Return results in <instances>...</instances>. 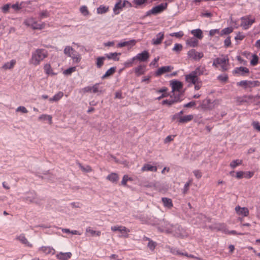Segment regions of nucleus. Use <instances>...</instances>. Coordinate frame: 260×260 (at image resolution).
Listing matches in <instances>:
<instances>
[{
    "instance_id": "20",
    "label": "nucleus",
    "mask_w": 260,
    "mask_h": 260,
    "mask_svg": "<svg viewBox=\"0 0 260 260\" xmlns=\"http://www.w3.org/2000/svg\"><path fill=\"white\" fill-rule=\"evenodd\" d=\"M40 250L42 251L45 254H51L54 255L55 253V250L51 246H43L39 248Z\"/></svg>"
},
{
    "instance_id": "47",
    "label": "nucleus",
    "mask_w": 260,
    "mask_h": 260,
    "mask_svg": "<svg viewBox=\"0 0 260 260\" xmlns=\"http://www.w3.org/2000/svg\"><path fill=\"white\" fill-rule=\"evenodd\" d=\"M76 71V68L75 67L69 68L63 72V74L66 76H69L72 74L73 72Z\"/></svg>"
},
{
    "instance_id": "52",
    "label": "nucleus",
    "mask_w": 260,
    "mask_h": 260,
    "mask_svg": "<svg viewBox=\"0 0 260 260\" xmlns=\"http://www.w3.org/2000/svg\"><path fill=\"white\" fill-rule=\"evenodd\" d=\"M136 60L134 56L132 57V58L126 60L125 62H124L123 66L124 68H129L132 67L134 63V61Z\"/></svg>"
},
{
    "instance_id": "4",
    "label": "nucleus",
    "mask_w": 260,
    "mask_h": 260,
    "mask_svg": "<svg viewBox=\"0 0 260 260\" xmlns=\"http://www.w3.org/2000/svg\"><path fill=\"white\" fill-rule=\"evenodd\" d=\"M25 25L32 28L33 29L41 30L45 27L46 24L42 22L40 23L32 17H29L26 19L24 22Z\"/></svg>"
},
{
    "instance_id": "43",
    "label": "nucleus",
    "mask_w": 260,
    "mask_h": 260,
    "mask_svg": "<svg viewBox=\"0 0 260 260\" xmlns=\"http://www.w3.org/2000/svg\"><path fill=\"white\" fill-rule=\"evenodd\" d=\"M116 71V67H111L109 70H108L105 74L103 76L102 78H106L109 76L113 74Z\"/></svg>"
},
{
    "instance_id": "19",
    "label": "nucleus",
    "mask_w": 260,
    "mask_h": 260,
    "mask_svg": "<svg viewBox=\"0 0 260 260\" xmlns=\"http://www.w3.org/2000/svg\"><path fill=\"white\" fill-rule=\"evenodd\" d=\"M164 38V32H160L157 34L155 38L152 40V44L153 45H158L161 43L162 40Z\"/></svg>"
},
{
    "instance_id": "35",
    "label": "nucleus",
    "mask_w": 260,
    "mask_h": 260,
    "mask_svg": "<svg viewBox=\"0 0 260 260\" xmlns=\"http://www.w3.org/2000/svg\"><path fill=\"white\" fill-rule=\"evenodd\" d=\"M17 239L20 241L22 244H25L29 247H32V244L30 243L27 239L26 238L25 236L23 234L20 235L19 237H18Z\"/></svg>"
},
{
    "instance_id": "14",
    "label": "nucleus",
    "mask_w": 260,
    "mask_h": 260,
    "mask_svg": "<svg viewBox=\"0 0 260 260\" xmlns=\"http://www.w3.org/2000/svg\"><path fill=\"white\" fill-rule=\"evenodd\" d=\"M185 80L189 84H196L198 83L199 78L192 72L185 76Z\"/></svg>"
},
{
    "instance_id": "31",
    "label": "nucleus",
    "mask_w": 260,
    "mask_h": 260,
    "mask_svg": "<svg viewBox=\"0 0 260 260\" xmlns=\"http://www.w3.org/2000/svg\"><path fill=\"white\" fill-rule=\"evenodd\" d=\"M193 118V115L189 114L183 116H180L179 118L178 122L179 123H184L191 121Z\"/></svg>"
},
{
    "instance_id": "44",
    "label": "nucleus",
    "mask_w": 260,
    "mask_h": 260,
    "mask_svg": "<svg viewBox=\"0 0 260 260\" xmlns=\"http://www.w3.org/2000/svg\"><path fill=\"white\" fill-rule=\"evenodd\" d=\"M106 58V56H101L96 58V65L97 68H101L102 67Z\"/></svg>"
},
{
    "instance_id": "55",
    "label": "nucleus",
    "mask_w": 260,
    "mask_h": 260,
    "mask_svg": "<svg viewBox=\"0 0 260 260\" xmlns=\"http://www.w3.org/2000/svg\"><path fill=\"white\" fill-rule=\"evenodd\" d=\"M80 11L84 16H87L89 14V11L87 7L85 6L81 7L80 8Z\"/></svg>"
},
{
    "instance_id": "2",
    "label": "nucleus",
    "mask_w": 260,
    "mask_h": 260,
    "mask_svg": "<svg viewBox=\"0 0 260 260\" xmlns=\"http://www.w3.org/2000/svg\"><path fill=\"white\" fill-rule=\"evenodd\" d=\"M212 66L215 68L220 67L222 71H225L229 67V59L228 56L221 55L213 60Z\"/></svg>"
},
{
    "instance_id": "25",
    "label": "nucleus",
    "mask_w": 260,
    "mask_h": 260,
    "mask_svg": "<svg viewBox=\"0 0 260 260\" xmlns=\"http://www.w3.org/2000/svg\"><path fill=\"white\" fill-rule=\"evenodd\" d=\"M161 202L165 207L171 209L173 207L172 200L170 198L163 197L161 198Z\"/></svg>"
},
{
    "instance_id": "40",
    "label": "nucleus",
    "mask_w": 260,
    "mask_h": 260,
    "mask_svg": "<svg viewBox=\"0 0 260 260\" xmlns=\"http://www.w3.org/2000/svg\"><path fill=\"white\" fill-rule=\"evenodd\" d=\"M237 85L246 88L247 87L252 86L253 85V83L250 81L243 80L238 82Z\"/></svg>"
},
{
    "instance_id": "50",
    "label": "nucleus",
    "mask_w": 260,
    "mask_h": 260,
    "mask_svg": "<svg viewBox=\"0 0 260 260\" xmlns=\"http://www.w3.org/2000/svg\"><path fill=\"white\" fill-rule=\"evenodd\" d=\"M169 250L170 252L175 255H180L183 254V252H180L179 250H178L176 248H174L173 247H171L170 246H168L167 247Z\"/></svg>"
},
{
    "instance_id": "59",
    "label": "nucleus",
    "mask_w": 260,
    "mask_h": 260,
    "mask_svg": "<svg viewBox=\"0 0 260 260\" xmlns=\"http://www.w3.org/2000/svg\"><path fill=\"white\" fill-rule=\"evenodd\" d=\"M184 35L183 31H179L176 32H173L170 34V36L171 37H175L176 38H181Z\"/></svg>"
},
{
    "instance_id": "13",
    "label": "nucleus",
    "mask_w": 260,
    "mask_h": 260,
    "mask_svg": "<svg viewBox=\"0 0 260 260\" xmlns=\"http://www.w3.org/2000/svg\"><path fill=\"white\" fill-rule=\"evenodd\" d=\"M137 41L132 39L127 41L120 42L117 44V48H122L127 46L128 49L134 46L137 43Z\"/></svg>"
},
{
    "instance_id": "61",
    "label": "nucleus",
    "mask_w": 260,
    "mask_h": 260,
    "mask_svg": "<svg viewBox=\"0 0 260 260\" xmlns=\"http://www.w3.org/2000/svg\"><path fill=\"white\" fill-rule=\"evenodd\" d=\"M190 182H187L184 185L183 188L182 189V193L185 194L188 191L189 188Z\"/></svg>"
},
{
    "instance_id": "26",
    "label": "nucleus",
    "mask_w": 260,
    "mask_h": 260,
    "mask_svg": "<svg viewBox=\"0 0 260 260\" xmlns=\"http://www.w3.org/2000/svg\"><path fill=\"white\" fill-rule=\"evenodd\" d=\"M180 96L178 95V96H175L174 99L172 98L171 100H164L162 102V105H167L170 106L172 105H173L175 103H176L178 102H180Z\"/></svg>"
},
{
    "instance_id": "62",
    "label": "nucleus",
    "mask_w": 260,
    "mask_h": 260,
    "mask_svg": "<svg viewBox=\"0 0 260 260\" xmlns=\"http://www.w3.org/2000/svg\"><path fill=\"white\" fill-rule=\"evenodd\" d=\"M146 1L147 0H134L133 3L136 7H139L145 3Z\"/></svg>"
},
{
    "instance_id": "58",
    "label": "nucleus",
    "mask_w": 260,
    "mask_h": 260,
    "mask_svg": "<svg viewBox=\"0 0 260 260\" xmlns=\"http://www.w3.org/2000/svg\"><path fill=\"white\" fill-rule=\"evenodd\" d=\"M23 3H16L11 6V7L15 11H18L22 8V4Z\"/></svg>"
},
{
    "instance_id": "36",
    "label": "nucleus",
    "mask_w": 260,
    "mask_h": 260,
    "mask_svg": "<svg viewBox=\"0 0 260 260\" xmlns=\"http://www.w3.org/2000/svg\"><path fill=\"white\" fill-rule=\"evenodd\" d=\"M63 96V93L62 91H59L56 93L52 98H50L49 101L50 102H58Z\"/></svg>"
},
{
    "instance_id": "54",
    "label": "nucleus",
    "mask_w": 260,
    "mask_h": 260,
    "mask_svg": "<svg viewBox=\"0 0 260 260\" xmlns=\"http://www.w3.org/2000/svg\"><path fill=\"white\" fill-rule=\"evenodd\" d=\"M258 60V57L256 54H253L252 55V59L250 61L251 65L254 66L257 64Z\"/></svg>"
},
{
    "instance_id": "56",
    "label": "nucleus",
    "mask_w": 260,
    "mask_h": 260,
    "mask_svg": "<svg viewBox=\"0 0 260 260\" xmlns=\"http://www.w3.org/2000/svg\"><path fill=\"white\" fill-rule=\"evenodd\" d=\"M225 234H228V235H244V234L242 233H238L237 231H236L235 230L229 231L228 229H226V232Z\"/></svg>"
},
{
    "instance_id": "60",
    "label": "nucleus",
    "mask_w": 260,
    "mask_h": 260,
    "mask_svg": "<svg viewBox=\"0 0 260 260\" xmlns=\"http://www.w3.org/2000/svg\"><path fill=\"white\" fill-rule=\"evenodd\" d=\"M16 112H21L22 113H27L28 112V110L24 106H19L16 110Z\"/></svg>"
},
{
    "instance_id": "39",
    "label": "nucleus",
    "mask_w": 260,
    "mask_h": 260,
    "mask_svg": "<svg viewBox=\"0 0 260 260\" xmlns=\"http://www.w3.org/2000/svg\"><path fill=\"white\" fill-rule=\"evenodd\" d=\"M80 169L84 172L88 173L92 171L91 167L85 164H78Z\"/></svg>"
},
{
    "instance_id": "15",
    "label": "nucleus",
    "mask_w": 260,
    "mask_h": 260,
    "mask_svg": "<svg viewBox=\"0 0 260 260\" xmlns=\"http://www.w3.org/2000/svg\"><path fill=\"white\" fill-rule=\"evenodd\" d=\"M82 92L83 93L86 92H91L97 93L100 91L99 90V84H95L92 86H86L81 89Z\"/></svg>"
},
{
    "instance_id": "34",
    "label": "nucleus",
    "mask_w": 260,
    "mask_h": 260,
    "mask_svg": "<svg viewBox=\"0 0 260 260\" xmlns=\"http://www.w3.org/2000/svg\"><path fill=\"white\" fill-rule=\"evenodd\" d=\"M146 67L144 65H140L135 69V72L137 76L143 75L145 72Z\"/></svg>"
},
{
    "instance_id": "1",
    "label": "nucleus",
    "mask_w": 260,
    "mask_h": 260,
    "mask_svg": "<svg viewBox=\"0 0 260 260\" xmlns=\"http://www.w3.org/2000/svg\"><path fill=\"white\" fill-rule=\"evenodd\" d=\"M48 55L47 51L44 49H37L32 52L29 63L35 66L39 65Z\"/></svg>"
},
{
    "instance_id": "18",
    "label": "nucleus",
    "mask_w": 260,
    "mask_h": 260,
    "mask_svg": "<svg viewBox=\"0 0 260 260\" xmlns=\"http://www.w3.org/2000/svg\"><path fill=\"white\" fill-rule=\"evenodd\" d=\"M72 254L71 252H60L56 254V257L58 260H68L71 258Z\"/></svg>"
},
{
    "instance_id": "48",
    "label": "nucleus",
    "mask_w": 260,
    "mask_h": 260,
    "mask_svg": "<svg viewBox=\"0 0 260 260\" xmlns=\"http://www.w3.org/2000/svg\"><path fill=\"white\" fill-rule=\"evenodd\" d=\"M39 18L42 19L47 17H48L50 16V13L48 11L45 10L41 11L39 14Z\"/></svg>"
},
{
    "instance_id": "45",
    "label": "nucleus",
    "mask_w": 260,
    "mask_h": 260,
    "mask_svg": "<svg viewBox=\"0 0 260 260\" xmlns=\"http://www.w3.org/2000/svg\"><path fill=\"white\" fill-rule=\"evenodd\" d=\"M233 31V28L232 27H226L223 29L221 31H220V36L229 35Z\"/></svg>"
},
{
    "instance_id": "5",
    "label": "nucleus",
    "mask_w": 260,
    "mask_h": 260,
    "mask_svg": "<svg viewBox=\"0 0 260 260\" xmlns=\"http://www.w3.org/2000/svg\"><path fill=\"white\" fill-rule=\"evenodd\" d=\"M171 227L170 229V232L173 233L176 236L181 238L187 237L188 234L186 230L181 225L178 224H171Z\"/></svg>"
},
{
    "instance_id": "42",
    "label": "nucleus",
    "mask_w": 260,
    "mask_h": 260,
    "mask_svg": "<svg viewBox=\"0 0 260 260\" xmlns=\"http://www.w3.org/2000/svg\"><path fill=\"white\" fill-rule=\"evenodd\" d=\"M86 232L90 233L92 236H100L101 232L100 231L93 230L91 228L88 227L86 229Z\"/></svg>"
},
{
    "instance_id": "23",
    "label": "nucleus",
    "mask_w": 260,
    "mask_h": 260,
    "mask_svg": "<svg viewBox=\"0 0 260 260\" xmlns=\"http://www.w3.org/2000/svg\"><path fill=\"white\" fill-rule=\"evenodd\" d=\"M44 72L48 76H54L56 75V73H54L50 64L46 63L44 65Z\"/></svg>"
},
{
    "instance_id": "32",
    "label": "nucleus",
    "mask_w": 260,
    "mask_h": 260,
    "mask_svg": "<svg viewBox=\"0 0 260 260\" xmlns=\"http://www.w3.org/2000/svg\"><path fill=\"white\" fill-rule=\"evenodd\" d=\"M70 57H71L74 62L77 63H79L82 59L81 55L75 51L72 53Z\"/></svg>"
},
{
    "instance_id": "9",
    "label": "nucleus",
    "mask_w": 260,
    "mask_h": 260,
    "mask_svg": "<svg viewBox=\"0 0 260 260\" xmlns=\"http://www.w3.org/2000/svg\"><path fill=\"white\" fill-rule=\"evenodd\" d=\"M187 56L189 58L199 60L204 56V54L202 52H198L194 49H191L188 51Z\"/></svg>"
},
{
    "instance_id": "53",
    "label": "nucleus",
    "mask_w": 260,
    "mask_h": 260,
    "mask_svg": "<svg viewBox=\"0 0 260 260\" xmlns=\"http://www.w3.org/2000/svg\"><path fill=\"white\" fill-rule=\"evenodd\" d=\"M128 175L126 174L124 175L121 181V185L123 186L128 187L127 182L128 181Z\"/></svg>"
},
{
    "instance_id": "12",
    "label": "nucleus",
    "mask_w": 260,
    "mask_h": 260,
    "mask_svg": "<svg viewBox=\"0 0 260 260\" xmlns=\"http://www.w3.org/2000/svg\"><path fill=\"white\" fill-rule=\"evenodd\" d=\"M209 228L213 230H215L218 232H221L223 233H225L226 230V225L224 223H216L209 226Z\"/></svg>"
},
{
    "instance_id": "41",
    "label": "nucleus",
    "mask_w": 260,
    "mask_h": 260,
    "mask_svg": "<svg viewBox=\"0 0 260 260\" xmlns=\"http://www.w3.org/2000/svg\"><path fill=\"white\" fill-rule=\"evenodd\" d=\"M206 69L204 67L200 66L196 68V69L192 72L196 75L197 76L204 74Z\"/></svg>"
},
{
    "instance_id": "57",
    "label": "nucleus",
    "mask_w": 260,
    "mask_h": 260,
    "mask_svg": "<svg viewBox=\"0 0 260 260\" xmlns=\"http://www.w3.org/2000/svg\"><path fill=\"white\" fill-rule=\"evenodd\" d=\"M245 172L243 171H238L236 173L235 177L238 179H241L244 178Z\"/></svg>"
},
{
    "instance_id": "46",
    "label": "nucleus",
    "mask_w": 260,
    "mask_h": 260,
    "mask_svg": "<svg viewBox=\"0 0 260 260\" xmlns=\"http://www.w3.org/2000/svg\"><path fill=\"white\" fill-rule=\"evenodd\" d=\"M75 51L72 47L67 46H66L63 50L64 54L70 57L72 55V53Z\"/></svg>"
},
{
    "instance_id": "3",
    "label": "nucleus",
    "mask_w": 260,
    "mask_h": 260,
    "mask_svg": "<svg viewBox=\"0 0 260 260\" xmlns=\"http://www.w3.org/2000/svg\"><path fill=\"white\" fill-rule=\"evenodd\" d=\"M23 202L28 204L35 203L39 204V200L38 198V194L35 190H29L25 193V196L21 198Z\"/></svg>"
},
{
    "instance_id": "28",
    "label": "nucleus",
    "mask_w": 260,
    "mask_h": 260,
    "mask_svg": "<svg viewBox=\"0 0 260 260\" xmlns=\"http://www.w3.org/2000/svg\"><path fill=\"white\" fill-rule=\"evenodd\" d=\"M190 32L197 39L201 40L203 38V31L200 28L191 30Z\"/></svg>"
},
{
    "instance_id": "10",
    "label": "nucleus",
    "mask_w": 260,
    "mask_h": 260,
    "mask_svg": "<svg viewBox=\"0 0 260 260\" xmlns=\"http://www.w3.org/2000/svg\"><path fill=\"white\" fill-rule=\"evenodd\" d=\"M173 69H174L173 67H172L171 66H163L160 68H159L155 72L154 74H155V76L159 77L164 74L171 72Z\"/></svg>"
},
{
    "instance_id": "49",
    "label": "nucleus",
    "mask_w": 260,
    "mask_h": 260,
    "mask_svg": "<svg viewBox=\"0 0 260 260\" xmlns=\"http://www.w3.org/2000/svg\"><path fill=\"white\" fill-rule=\"evenodd\" d=\"M156 246L157 243L156 242L153 241L151 239H149V242L148 243L147 246L151 251H153Z\"/></svg>"
},
{
    "instance_id": "30",
    "label": "nucleus",
    "mask_w": 260,
    "mask_h": 260,
    "mask_svg": "<svg viewBox=\"0 0 260 260\" xmlns=\"http://www.w3.org/2000/svg\"><path fill=\"white\" fill-rule=\"evenodd\" d=\"M106 179L112 183H116L119 180V176L116 173H111L107 176Z\"/></svg>"
},
{
    "instance_id": "22",
    "label": "nucleus",
    "mask_w": 260,
    "mask_h": 260,
    "mask_svg": "<svg viewBox=\"0 0 260 260\" xmlns=\"http://www.w3.org/2000/svg\"><path fill=\"white\" fill-rule=\"evenodd\" d=\"M249 69L246 67H240L239 68H236L233 71V72L235 74H239L240 75L244 76L246 74H248L249 73Z\"/></svg>"
},
{
    "instance_id": "27",
    "label": "nucleus",
    "mask_w": 260,
    "mask_h": 260,
    "mask_svg": "<svg viewBox=\"0 0 260 260\" xmlns=\"http://www.w3.org/2000/svg\"><path fill=\"white\" fill-rule=\"evenodd\" d=\"M16 60L12 59L10 61L5 63L2 66V68L4 70L12 69L16 64Z\"/></svg>"
},
{
    "instance_id": "37",
    "label": "nucleus",
    "mask_w": 260,
    "mask_h": 260,
    "mask_svg": "<svg viewBox=\"0 0 260 260\" xmlns=\"http://www.w3.org/2000/svg\"><path fill=\"white\" fill-rule=\"evenodd\" d=\"M38 120L42 121H45V120H48V122L50 124H52V116L50 115L46 114H43L41 115L38 117Z\"/></svg>"
},
{
    "instance_id": "21",
    "label": "nucleus",
    "mask_w": 260,
    "mask_h": 260,
    "mask_svg": "<svg viewBox=\"0 0 260 260\" xmlns=\"http://www.w3.org/2000/svg\"><path fill=\"white\" fill-rule=\"evenodd\" d=\"M199 41L198 39L194 37H191L186 40V44L190 47H195L198 45Z\"/></svg>"
},
{
    "instance_id": "6",
    "label": "nucleus",
    "mask_w": 260,
    "mask_h": 260,
    "mask_svg": "<svg viewBox=\"0 0 260 260\" xmlns=\"http://www.w3.org/2000/svg\"><path fill=\"white\" fill-rule=\"evenodd\" d=\"M241 26L244 29H248L255 22V18L251 15H246L241 18Z\"/></svg>"
},
{
    "instance_id": "8",
    "label": "nucleus",
    "mask_w": 260,
    "mask_h": 260,
    "mask_svg": "<svg viewBox=\"0 0 260 260\" xmlns=\"http://www.w3.org/2000/svg\"><path fill=\"white\" fill-rule=\"evenodd\" d=\"M111 230L113 232H119L121 234V235H119V237L128 238V233L130 232V230L122 225H115L111 227Z\"/></svg>"
},
{
    "instance_id": "64",
    "label": "nucleus",
    "mask_w": 260,
    "mask_h": 260,
    "mask_svg": "<svg viewBox=\"0 0 260 260\" xmlns=\"http://www.w3.org/2000/svg\"><path fill=\"white\" fill-rule=\"evenodd\" d=\"M252 125L255 129L260 132V124L258 121H253L252 123Z\"/></svg>"
},
{
    "instance_id": "38",
    "label": "nucleus",
    "mask_w": 260,
    "mask_h": 260,
    "mask_svg": "<svg viewBox=\"0 0 260 260\" xmlns=\"http://www.w3.org/2000/svg\"><path fill=\"white\" fill-rule=\"evenodd\" d=\"M252 98L253 96L252 95H245L243 97L237 98V101L239 103L249 102Z\"/></svg>"
},
{
    "instance_id": "16",
    "label": "nucleus",
    "mask_w": 260,
    "mask_h": 260,
    "mask_svg": "<svg viewBox=\"0 0 260 260\" xmlns=\"http://www.w3.org/2000/svg\"><path fill=\"white\" fill-rule=\"evenodd\" d=\"M149 57V54L147 51H144L140 53H138L134 56L135 60H138L141 61H145Z\"/></svg>"
},
{
    "instance_id": "29",
    "label": "nucleus",
    "mask_w": 260,
    "mask_h": 260,
    "mask_svg": "<svg viewBox=\"0 0 260 260\" xmlns=\"http://www.w3.org/2000/svg\"><path fill=\"white\" fill-rule=\"evenodd\" d=\"M141 170L142 171L156 172L157 171V167L150 164H145L144 166L142 168Z\"/></svg>"
},
{
    "instance_id": "11",
    "label": "nucleus",
    "mask_w": 260,
    "mask_h": 260,
    "mask_svg": "<svg viewBox=\"0 0 260 260\" xmlns=\"http://www.w3.org/2000/svg\"><path fill=\"white\" fill-rule=\"evenodd\" d=\"M172 87V92H180L183 88V84L178 80H172L170 81Z\"/></svg>"
},
{
    "instance_id": "51",
    "label": "nucleus",
    "mask_w": 260,
    "mask_h": 260,
    "mask_svg": "<svg viewBox=\"0 0 260 260\" xmlns=\"http://www.w3.org/2000/svg\"><path fill=\"white\" fill-rule=\"evenodd\" d=\"M108 10V7L101 5L97 8L98 14H104L106 13Z\"/></svg>"
},
{
    "instance_id": "24",
    "label": "nucleus",
    "mask_w": 260,
    "mask_h": 260,
    "mask_svg": "<svg viewBox=\"0 0 260 260\" xmlns=\"http://www.w3.org/2000/svg\"><path fill=\"white\" fill-rule=\"evenodd\" d=\"M121 55V53L111 52L105 54V56L108 59H112L114 61H118L119 60V56Z\"/></svg>"
},
{
    "instance_id": "17",
    "label": "nucleus",
    "mask_w": 260,
    "mask_h": 260,
    "mask_svg": "<svg viewBox=\"0 0 260 260\" xmlns=\"http://www.w3.org/2000/svg\"><path fill=\"white\" fill-rule=\"evenodd\" d=\"M235 211L238 215H242L244 217L247 216L249 215V210L246 207H241L239 205L235 207Z\"/></svg>"
},
{
    "instance_id": "63",
    "label": "nucleus",
    "mask_w": 260,
    "mask_h": 260,
    "mask_svg": "<svg viewBox=\"0 0 260 260\" xmlns=\"http://www.w3.org/2000/svg\"><path fill=\"white\" fill-rule=\"evenodd\" d=\"M182 49V46L180 44H175L173 50L175 52H178L180 51Z\"/></svg>"
},
{
    "instance_id": "7",
    "label": "nucleus",
    "mask_w": 260,
    "mask_h": 260,
    "mask_svg": "<svg viewBox=\"0 0 260 260\" xmlns=\"http://www.w3.org/2000/svg\"><path fill=\"white\" fill-rule=\"evenodd\" d=\"M167 3H162L159 5L155 6L147 12L146 15L149 16L151 15H157L161 13L167 9Z\"/></svg>"
},
{
    "instance_id": "33",
    "label": "nucleus",
    "mask_w": 260,
    "mask_h": 260,
    "mask_svg": "<svg viewBox=\"0 0 260 260\" xmlns=\"http://www.w3.org/2000/svg\"><path fill=\"white\" fill-rule=\"evenodd\" d=\"M125 4L122 3L120 1L118 2H117L113 9V12L115 14H118L120 13V11L121 10L122 8L124 6Z\"/></svg>"
}]
</instances>
